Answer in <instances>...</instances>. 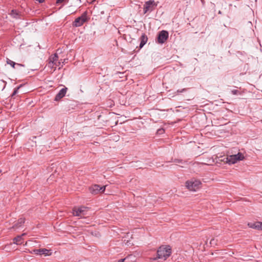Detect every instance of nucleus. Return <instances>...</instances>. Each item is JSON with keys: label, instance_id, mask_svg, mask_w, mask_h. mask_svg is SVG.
Here are the masks:
<instances>
[{"label": "nucleus", "instance_id": "f257e3e1", "mask_svg": "<svg viewBox=\"0 0 262 262\" xmlns=\"http://www.w3.org/2000/svg\"><path fill=\"white\" fill-rule=\"evenodd\" d=\"M171 249L169 246L163 245L157 250L158 258L166 260L171 254Z\"/></svg>", "mask_w": 262, "mask_h": 262}, {"label": "nucleus", "instance_id": "f03ea898", "mask_svg": "<svg viewBox=\"0 0 262 262\" xmlns=\"http://www.w3.org/2000/svg\"><path fill=\"white\" fill-rule=\"evenodd\" d=\"M244 156L241 152L224 157L221 161L229 165L233 164L244 159Z\"/></svg>", "mask_w": 262, "mask_h": 262}, {"label": "nucleus", "instance_id": "7ed1b4c3", "mask_svg": "<svg viewBox=\"0 0 262 262\" xmlns=\"http://www.w3.org/2000/svg\"><path fill=\"white\" fill-rule=\"evenodd\" d=\"M48 60L47 66L51 70V72L54 71L57 67H59V69H60L61 62L60 61H58V56L56 53L51 56L49 58Z\"/></svg>", "mask_w": 262, "mask_h": 262}, {"label": "nucleus", "instance_id": "20e7f679", "mask_svg": "<svg viewBox=\"0 0 262 262\" xmlns=\"http://www.w3.org/2000/svg\"><path fill=\"white\" fill-rule=\"evenodd\" d=\"M202 182L199 180L191 179L185 182V186L189 191H196L201 188Z\"/></svg>", "mask_w": 262, "mask_h": 262}, {"label": "nucleus", "instance_id": "39448f33", "mask_svg": "<svg viewBox=\"0 0 262 262\" xmlns=\"http://www.w3.org/2000/svg\"><path fill=\"white\" fill-rule=\"evenodd\" d=\"M89 208L84 206L74 207L73 209V214L74 216H79L81 218L87 215Z\"/></svg>", "mask_w": 262, "mask_h": 262}, {"label": "nucleus", "instance_id": "423d86ee", "mask_svg": "<svg viewBox=\"0 0 262 262\" xmlns=\"http://www.w3.org/2000/svg\"><path fill=\"white\" fill-rule=\"evenodd\" d=\"M157 5L153 0H150L145 2L143 7L144 13L145 14L148 12H151L155 9Z\"/></svg>", "mask_w": 262, "mask_h": 262}, {"label": "nucleus", "instance_id": "0eeeda50", "mask_svg": "<svg viewBox=\"0 0 262 262\" xmlns=\"http://www.w3.org/2000/svg\"><path fill=\"white\" fill-rule=\"evenodd\" d=\"M168 38V33L167 31L162 30L159 33L157 41L159 43H164Z\"/></svg>", "mask_w": 262, "mask_h": 262}, {"label": "nucleus", "instance_id": "6e6552de", "mask_svg": "<svg viewBox=\"0 0 262 262\" xmlns=\"http://www.w3.org/2000/svg\"><path fill=\"white\" fill-rule=\"evenodd\" d=\"M86 20V13L84 12L81 16L77 18L73 22V26L80 27L82 26Z\"/></svg>", "mask_w": 262, "mask_h": 262}, {"label": "nucleus", "instance_id": "1a4fd4ad", "mask_svg": "<svg viewBox=\"0 0 262 262\" xmlns=\"http://www.w3.org/2000/svg\"><path fill=\"white\" fill-rule=\"evenodd\" d=\"M68 89L66 87H64L61 89L58 94L56 95L54 100L56 101H58L62 98L66 94Z\"/></svg>", "mask_w": 262, "mask_h": 262}, {"label": "nucleus", "instance_id": "9d476101", "mask_svg": "<svg viewBox=\"0 0 262 262\" xmlns=\"http://www.w3.org/2000/svg\"><path fill=\"white\" fill-rule=\"evenodd\" d=\"M26 234V233H23L20 235H18V236L15 237L13 239L14 243L16 245H21V244H23V236L25 235Z\"/></svg>", "mask_w": 262, "mask_h": 262}, {"label": "nucleus", "instance_id": "9b49d317", "mask_svg": "<svg viewBox=\"0 0 262 262\" xmlns=\"http://www.w3.org/2000/svg\"><path fill=\"white\" fill-rule=\"evenodd\" d=\"M90 191L92 193L96 194L100 193V186L94 185L90 188Z\"/></svg>", "mask_w": 262, "mask_h": 262}, {"label": "nucleus", "instance_id": "f8f14e48", "mask_svg": "<svg viewBox=\"0 0 262 262\" xmlns=\"http://www.w3.org/2000/svg\"><path fill=\"white\" fill-rule=\"evenodd\" d=\"M140 39H141V42L140 43L139 47H140V48H142L145 45V44L147 42L148 38H147V36L144 33V34H142V35H141Z\"/></svg>", "mask_w": 262, "mask_h": 262}, {"label": "nucleus", "instance_id": "ddd939ff", "mask_svg": "<svg viewBox=\"0 0 262 262\" xmlns=\"http://www.w3.org/2000/svg\"><path fill=\"white\" fill-rule=\"evenodd\" d=\"M51 254L52 252L51 250H48L45 248L39 249L40 255H44L45 256H49L51 255Z\"/></svg>", "mask_w": 262, "mask_h": 262}, {"label": "nucleus", "instance_id": "4468645a", "mask_svg": "<svg viewBox=\"0 0 262 262\" xmlns=\"http://www.w3.org/2000/svg\"><path fill=\"white\" fill-rule=\"evenodd\" d=\"M250 228L260 230V222H257L255 223H250L248 224Z\"/></svg>", "mask_w": 262, "mask_h": 262}, {"label": "nucleus", "instance_id": "2eb2a0df", "mask_svg": "<svg viewBox=\"0 0 262 262\" xmlns=\"http://www.w3.org/2000/svg\"><path fill=\"white\" fill-rule=\"evenodd\" d=\"M25 221V219L24 218H20L18 220L17 223L14 225L12 228L14 229H17L20 227Z\"/></svg>", "mask_w": 262, "mask_h": 262}, {"label": "nucleus", "instance_id": "dca6fc26", "mask_svg": "<svg viewBox=\"0 0 262 262\" xmlns=\"http://www.w3.org/2000/svg\"><path fill=\"white\" fill-rule=\"evenodd\" d=\"M7 63L10 65L13 68H15V66H19V67H24V64H20V63H16L15 62L12 61L11 60L7 58Z\"/></svg>", "mask_w": 262, "mask_h": 262}, {"label": "nucleus", "instance_id": "f3484780", "mask_svg": "<svg viewBox=\"0 0 262 262\" xmlns=\"http://www.w3.org/2000/svg\"><path fill=\"white\" fill-rule=\"evenodd\" d=\"M10 15L15 18H18V13L17 12L14 10H12L11 11Z\"/></svg>", "mask_w": 262, "mask_h": 262}, {"label": "nucleus", "instance_id": "a211bd4d", "mask_svg": "<svg viewBox=\"0 0 262 262\" xmlns=\"http://www.w3.org/2000/svg\"><path fill=\"white\" fill-rule=\"evenodd\" d=\"M21 86V85H20L19 86H18V87L14 89V91H13V93H12V95H11V97H14V96L16 94H17V93H18V90L19 89V88H20Z\"/></svg>", "mask_w": 262, "mask_h": 262}, {"label": "nucleus", "instance_id": "6ab92c4d", "mask_svg": "<svg viewBox=\"0 0 262 262\" xmlns=\"http://www.w3.org/2000/svg\"><path fill=\"white\" fill-rule=\"evenodd\" d=\"M31 253H34L36 255H39V249H34L32 251L30 252Z\"/></svg>", "mask_w": 262, "mask_h": 262}, {"label": "nucleus", "instance_id": "aec40b11", "mask_svg": "<svg viewBox=\"0 0 262 262\" xmlns=\"http://www.w3.org/2000/svg\"><path fill=\"white\" fill-rule=\"evenodd\" d=\"M210 244L212 246L216 245V243L215 240L214 238L211 239L210 241Z\"/></svg>", "mask_w": 262, "mask_h": 262}, {"label": "nucleus", "instance_id": "412c9836", "mask_svg": "<svg viewBox=\"0 0 262 262\" xmlns=\"http://www.w3.org/2000/svg\"><path fill=\"white\" fill-rule=\"evenodd\" d=\"M231 93L233 95H237L239 94V92L237 90H233L231 91Z\"/></svg>", "mask_w": 262, "mask_h": 262}, {"label": "nucleus", "instance_id": "4be33fe9", "mask_svg": "<svg viewBox=\"0 0 262 262\" xmlns=\"http://www.w3.org/2000/svg\"><path fill=\"white\" fill-rule=\"evenodd\" d=\"M106 186H100V193L103 192L105 191Z\"/></svg>", "mask_w": 262, "mask_h": 262}, {"label": "nucleus", "instance_id": "5701e85b", "mask_svg": "<svg viewBox=\"0 0 262 262\" xmlns=\"http://www.w3.org/2000/svg\"><path fill=\"white\" fill-rule=\"evenodd\" d=\"M185 91H186V89H182V90H178V91H177V92H178V93H183V92H185Z\"/></svg>", "mask_w": 262, "mask_h": 262}, {"label": "nucleus", "instance_id": "b1692460", "mask_svg": "<svg viewBox=\"0 0 262 262\" xmlns=\"http://www.w3.org/2000/svg\"><path fill=\"white\" fill-rule=\"evenodd\" d=\"M66 0H57L56 3H61L65 1Z\"/></svg>", "mask_w": 262, "mask_h": 262}, {"label": "nucleus", "instance_id": "393cba45", "mask_svg": "<svg viewBox=\"0 0 262 262\" xmlns=\"http://www.w3.org/2000/svg\"><path fill=\"white\" fill-rule=\"evenodd\" d=\"M174 162H178V163H181L182 162V160H174Z\"/></svg>", "mask_w": 262, "mask_h": 262}, {"label": "nucleus", "instance_id": "a878e982", "mask_svg": "<svg viewBox=\"0 0 262 262\" xmlns=\"http://www.w3.org/2000/svg\"><path fill=\"white\" fill-rule=\"evenodd\" d=\"M36 1L38 2L39 3H42L45 1V0H36Z\"/></svg>", "mask_w": 262, "mask_h": 262}, {"label": "nucleus", "instance_id": "bb28decb", "mask_svg": "<svg viewBox=\"0 0 262 262\" xmlns=\"http://www.w3.org/2000/svg\"><path fill=\"white\" fill-rule=\"evenodd\" d=\"M260 230H262V222H260Z\"/></svg>", "mask_w": 262, "mask_h": 262}, {"label": "nucleus", "instance_id": "cd10ccee", "mask_svg": "<svg viewBox=\"0 0 262 262\" xmlns=\"http://www.w3.org/2000/svg\"><path fill=\"white\" fill-rule=\"evenodd\" d=\"M201 1H202V3H203V4H204V0H201Z\"/></svg>", "mask_w": 262, "mask_h": 262}, {"label": "nucleus", "instance_id": "c85d7f7f", "mask_svg": "<svg viewBox=\"0 0 262 262\" xmlns=\"http://www.w3.org/2000/svg\"><path fill=\"white\" fill-rule=\"evenodd\" d=\"M219 14H221V13H221V11H219Z\"/></svg>", "mask_w": 262, "mask_h": 262}, {"label": "nucleus", "instance_id": "c756f323", "mask_svg": "<svg viewBox=\"0 0 262 262\" xmlns=\"http://www.w3.org/2000/svg\"><path fill=\"white\" fill-rule=\"evenodd\" d=\"M65 61H66V59H64V61H63V62H62V63H64V62H65Z\"/></svg>", "mask_w": 262, "mask_h": 262}, {"label": "nucleus", "instance_id": "7c9ffc66", "mask_svg": "<svg viewBox=\"0 0 262 262\" xmlns=\"http://www.w3.org/2000/svg\"><path fill=\"white\" fill-rule=\"evenodd\" d=\"M65 61H66V59H64V61H63V62H62V63H64V62H65Z\"/></svg>", "mask_w": 262, "mask_h": 262}, {"label": "nucleus", "instance_id": "2f4dec72", "mask_svg": "<svg viewBox=\"0 0 262 262\" xmlns=\"http://www.w3.org/2000/svg\"><path fill=\"white\" fill-rule=\"evenodd\" d=\"M65 61H66V59H64V61H63V62H62V63H64V62H65Z\"/></svg>", "mask_w": 262, "mask_h": 262}, {"label": "nucleus", "instance_id": "473e14b6", "mask_svg": "<svg viewBox=\"0 0 262 262\" xmlns=\"http://www.w3.org/2000/svg\"><path fill=\"white\" fill-rule=\"evenodd\" d=\"M1 172H2V170H1V169H0V173H1Z\"/></svg>", "mask_w": 262, "mask_h": 262}]
</instances>
